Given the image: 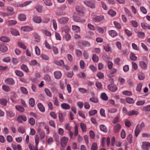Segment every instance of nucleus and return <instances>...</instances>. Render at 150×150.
Listing matches in <instances>:
<instances>
[{
	"mask_svg": "<svg viewBox=\"0 0 150 150\" xmlns=\"http://www.w3.org/2000/svg\"><path fill=\"white\" fill-rule=\"evenodd\" d=\"M145 127V124L144 122H142L140 124H138L136 126L134 131L135 134L137 137L141 130L143 129Z\"/></svg>",
	"mask_w": 150,
	"mask_h": 150,
	"instance_id": "nucleus-1",
	"label": "nucleus"
},
{
	"mask_svg": "<svg viewBox=\"0 0 150 150\" xmlns=\"http://www.w3.org/2000/svg\"><path fill=\"white\" fill-rule=\"evenodd\" d=\"M83 3L88 7L92 8H95V4L93 0H85L83 1Z\"/></svg>",
	"mask_w": 150,
	"mask_h": 150,
	"instance_id": "nucleus-2",
	"label": "nucleus"
},
{
	"mask_svg": "<svg viewBox=\"0 0 150 150\" xmlns=\"http://www.w3.org/2000/svg\"><path fill=\"white\" fill-rule=\"evenodd\" d=\"M68 30L63 29L62 30V33L64 37L67 41L70 40L71 36L70 34L68 33Z\"/></svg>",
	"mask_w": 150,
	"mask_h": 150,
	"instance_id": "nucleus-3",
	"label": "nucleus"
},
{
	"mask_svg": "<svg viewBox=\"0 0 150 150\" xmlns=\"http://www.w3.org/2000/svg\"><path fill=\"white\" fill-rule=\"evenodd\" d=\"M69 18L67 17H63L58 19L59 23L62 25H65L69 21Z\"/></svg>",
	"mask_w": 150,
	"mask_h": 150,
	"instance_id": "nucleus-4",
	"label": "nucleus"
},
{
	"mask_svg": "<svg viewBox=\"0 0 150 150\" xmlns=\"http://www.w3.org/2000/svg\"><path fill=\"white\" fill-rule=\"evenodd\" d=\"M142 150H149L150 149V143L148 142H143L141 146Z\"/></svg>",
	"mask_w": 150,
	"mask_h": 150,
	"instance_id": "nucleus-5",
	"label": "nucleus"
},
{
	"mask_svg": "<svg viewBox=\"0 0 150 150\" xmlns=\"http://www.w3.org/2000/svg\"><path fill=\"white\" fill-rule=\"evenodd\" d=\"M69 140V138L65 137H62L61 139L60 142L61 145L63 148L65 147Z\"/></svg>",
	"mask_w": 150,
	"mask_h": 150,
	"instance_id": "nucleus-6",
	"label": "nucleus"
},
{
	"mask_svg": "<svg viewBox=\"0 0 150 150\" xmlns=\"http://www.w3.org/2000/svg\"><path fill=\"white\" fill-rule=\"evenodd\" d=\"M76 9L80 14L82 15L84 13L85 8L82 6H77L76 7Z\"/></svg>",
	"mask_w": 150,
	"mask_h": 150,
	"instance_id": "nucleus-7",
	"label": "nucleus"
},
{
	"mask_svg": "<svg viewBox=\"0 0 150 150\" xmlns=\"http://www.w3.org/2000/svg\"><path fill=\"white\" fill-rule=\"evenodd\" d=\"M40 77V75L39 73H36L35 75V77L32 79V81L35 83H38L40 81L39 78Z\"/></svg>",
	"mask_w": 150,
	"mask_h": 150,
	"instance_id": "nucleus-8",
	"label": "nucleus"
},
{
	"mask_svg": "<svg viewBox=\"0 0 150 150\" xmlns=\"http://www.w3.org/2000/svg\"><path fill=\"white\" fill-rule=\"evenodd\" d=\"M139 114L138 111L134 110L129 111L127 113V115L129 116H136Z\"/></svg>",
	"mask_w": 150,
	"mask_h": 150,
	"instance_id": "nucleus-9",
	"label": "nucleus"
},
{
	"mask_svg": "<svg viewBox=\"0 0 150 150\" xmlns=\"http://www.w3.org/2000/svg\"><path fill=\"white\" fill-rule=\"evenodd\" d=\"M5 10L9 15H12L14 13L13 8L11 6L6 7Z\"/></svg>",
	"mask_w": 150,
	"mask_h": 150,
	"instance_id": "nucleus-10",
	"label": "nucleus"
},
{
	"mask_svg": "<svg viewBox=\"0 0 150 150\" xmlns=\"http://www.w3.org/2000/svg\"><path fill=\"white\" fill-rule=\"evenodd\" d=\"M108 89L110 91L115 92L117 90V87L116 86L113 84H110L108 86Z\"/></svg>",
	"mask_w": 150,
	"mask_h": 150,
	"instance_id": "nucleus-11",
	"label": "nucleus"
},
{
	"mask_svg": "<svg viewBox=\"0 0 150 150\" xmlns=\"http://www.w3.org/2000/svg\"><path fill=\"white\" fill-rule=\"evenodd\" d=\"M23 120L24 122H25L27 120V118L25 116L19 115L17 117V121L18 122L20 123H22Z\"/></svg>",
	"mask_w": 150,
	"mask_h": 150,
	"instance_id": "nucleus-12",
	"label": "nucleus"
},
{
	"mask_svg": "<svg viewBox=\"0 0 150 150\" xmlns=\"http://www.w3.org/2000/svg\"><path fill=\"white\" fill-rule=\"evenodd\" d=\"M4 81L6 84L11 85H13L15 83L14 80L11 78L6 79Z\"/></svg>",
	"mask_w": 150,
	"mask_h": 150,
	"instance_id": "nucleus-13",
	"label": "nucleus"
},
{
	"mask_svg": "<svg viewBox=\"0 0 150 150\" xmlns=\"http://www.w3.org/2000/svg\"><path fill=\"white\" fill-rule=\"evenodd\" d=\"M8 50L7 46L3 44H0V51L3 52H6Z\"/></svg>",
	"mask_w": 150,
	"mask_h": 150,
	"instance_id": "nucleus-14",
	"label": "nucleus"
},
{
	"mask_svg": "<svg viewBox=\"0 0 150 150\" xmlns=\"http://www.w3.org/2000/svg\"><path fill=\"white\" fill-rule=\"evenodd\" d=\"M54 74L55 78L57 79H59L61 78L62 76L61 72L59 71H55Z\"/></svg>",
	"mask_w": 150,
	"mask_h": 150,
	"instance_id": "nucleus-15",
	"label": "nucleus"
},
{
	"mask_svg": "<svg viewBox=\"0 0 150 150\" xmlns=\"http://www.w3.org/2000/svg\"><path fill=\"white\" fill-rule=\"evenodd\" d=\"M33 21L35 23H40L42 21V20L40 16H35L33 18Z\"/></svg>",
	"mask_w": 150,
	"mask_h": 150,
	"instance_id": "nucleus-16",
	"label": "nucleus"
},
{
	"mask_svg": "<svg viewBox=\"0 0 150 150\" xmlns=\"http://www.w3.org/2000/svg\"><path fill=\"white\" fill-rule=\"evenodd\" d=\"M104 18L103 16H98L93 19V20L96 22H98L101 21Z\"/></svg>",
	"mask_w": 150,
	"mask_h": 150,
	"instance_id": "nucleus-17",
	"label": "nucleus"
},
{
	"mask_svg": "<svg viewBox=\"0 0 150 150\" xmlns=\"http://www.w3.org/2000/svg\"><path fill=\"white\" fill-rule=\"evenodd\" d=\"M108 33L109 35L112 38H114L116 37L117 35V32L113 30H109Z\"/></svg>",
	"mask_w": 150,
	"mask_h": 150,
	"instance_id": "nucleus-18",
	"label": "nucleus"
},
{
	"mask_svg": "<svg viewBox=\"0 0 150 150\" xmlns=\"http://www.w3.org/2000/svg\"><path fill=\"white\" fill-rule=\"evenodd\" d=\"M53 62L55 64L59 66H61L64 64V61L62 60H57L55 59L54 60Z\"/></svg>",
	"mask_w": 150,
	"mask_h": 150,
	"instance_id": "nucleus-19",
	"label": "nucleus"
},
{
	"mask_svg": "<svg viewBox=\"0 0 150 150\" xmlns=\"http://www.w3.org/2000/svg\"><path fill=\"white\" fill-rule=\"evenodd\" d=\"M21 29L23 31L25 32H28L33 30V29L32 27L28 26L22 27Z\"/></svg>",
	"mask_w": 150,
	"mask_h": 150,
	"instance_id": "nucleus-20",
	"label": "nucleus"
},
{
	"mask_svg": "<svg viewBox=\"0 0 150 150\" xmlns=\"http://www.w3.org/2000/svg\"><path fill=\"white\" fill-rule=\"evenodd\" d=\"M33 37L35 42H38L40 41V37L38 34L35 33H34L33 35Z\"/></svg>",
	"mask_w": 150,
	"mask_h": 150,
	"instance_id": "nucleus-21",
	"label": "nucleus"
},
{
	"mask_svg": "<svg viewBox=\"0 0 150 150\" xmlns=\"http://www.w3.org/2000/svg\"><path fill=\"white\" fill-rule=\"evenodd\" d=\"M18 18L19 20L22 21H24L26 19V17L23 14L21 13L19 14Z\"/></svg>",
	"mask_w": 150,
	"mask_h": 150,
	"instance_id": "nucleus-22",
	"label": "nucleus"
},
{
	"mask_svg": "<svg viewBox=\"0 0 150 150\" xmlns=\"http://www.w3.org/2000/svg\"><path fill=\"white\" fill-rule=\"evenodd\" d=\"M61 108L65 110H68L70 108V106L69 105L66 103H63L61 105Z\"/></svg>",
	"mask_w": 150,
	"mask_h": 150,
	"instance_id": "nucleus-23",
	"label": "nucleus"
},
{
	"mask_svg": "<svg viewBox=\"0 0 150 150\" xmlns=\"http://www.w3.org/2000/svg\"><path fill=\"white\" fill-rule=\"evenodd\" d=\"M80 127L82 130L83 132H85L87 130V128L86 125L83 123H80Z\"/></svg>",
	"mask_w": 150,
	"mask_h": 150,
	"instance_id": "nucleus-24",
	"label": "nucleus"
},
{
	"mask_svg": "<svg viewBox=\"0 0 150 150\" xmlns=\"http://www.w3.org/2000/svg\"><path fill=\"white\" fill-rule=\"evenodd\" d=\"M117 71V70L116 69L113 68L111 71L110 74L108 75V77H111L114 76Z\"/></svg>",
	"mask_w": 150,
	"mask_h": 150,
	"instance_id": "nucleus-25",
	"label": "nucleus"
},
{
	"mask_svg": "<svg viewBox=\"0 0 150 150\" xmlns=\"http://www.w3.org/2000/svg\"><path fill=\"white\" fill-rule=\"evenodd\" d=\"M31 2V1H28L24 2L23 3L19 4L18 5V6L23 7L29 4Z\"/></svg>",
	"mask_w": 150,
	"mask_h": 150,
	"instance_id": "nucleus-26",
	"label": "nucleus"
},
{
	"mask_svg": "<svg viewBox=\"0 0 150 150\" xmlns=\"http://www.w3.org/2000/svg\"><path fill=\"white\" fill-rule=\"evenodd\" d=\"M72 29L76 32H79L80 31V27L75 25H73L72 26Z\"/></svg>",
	"mask_w": 150,
	"mask_h": 150,
	"instance_id": "nucleus-27",
	"label": "nucleus"
},
{
	"mask_svg": "<svg viewBox=\"0 0 150 150\" xmlns=\"http://www.w3.org/2000/svg\"><path fill=\"white\" fill-rule=\"evenodd\" d=\"M121 125L120 124L116 125L114 128V130L115 133L119 132L121 129Z\"/></svg>",
	"mask_w": 150,
	"mask_h": 150,
	"instance_id": "nucleus-28",
	"label": "nucleus"
},
{
	"mask_svg": "<svg viewBox=\"0 0 150 150\" xmlns=\"http://www.w3.org/2000/svg\"><path fill=\"white\" fill-rule=\"evenodd\" d=\"M73 19L74 21L77 22L83 23L85 22V20L84 19H81L79 18L76 17L75 15L74 16Z\"/></svg>",
	"mask_w": 150,
	"mask_h": 150,
	"instance_id": "nucleus-29",
	"label": "nucleus"
},
{
	"mask_svg": "<svg viewBox=\"0 0 150 150\" xmlns=\"http://www.w3.org/2000/svg\"><path fill=\"white\" fill-rule=\"evenodd\" d=\"M7 103V100L4 98H2L0 99V103L3 106H6Z\"/></svg>",
	"mask_w": 150,
	"mask_h": 150,
	"instance_id": "nucleus-30",
	"label": "nucleus"
},
{
	"mask_svg": "<svg viewBox=\"0 0 150 150\" xmlns=\"http://www.w3.org/2000/svg\"><path fill=\"white\" fill-rule=\"evenodd\" d=\"M29 103L31 107H33L35 105V100L33 98H30L29 101Z\"/></svg>",
	"mask_w": 150,
	"mask_h": 150,
	"instance_id": "nucleus-31",
	"label": "nucleus"
},
{
	"mask_svg": "<svg viewBox=\"0 0 150 150\" xmlns=\"http://www.w3.org/2000/svg\"><path fill=\"white\" fill-rule=\"evenodd\" d=\"M38 106L39 110L42 112H44L45 111L44 107L42 104L39 103L38 104Z\"/></svg>",
	"mask_w": 150,
	"mask_h": 150,
	"instance_id": "nucleus-32",
	"label": "nucleus"
},
{
	"mask_svg": "<svg viewBox=\"0 0 150 150\" xmlns=\"http://www.w3.org/2000/svg\"><path fill=\"white\" fill-rule=\"evenodd\" d=\"M16 23V22L13 20H9L6 22V23L9 26H11L15 25Z\"/></svg>",
	"mask_w": 150,
	"mask_h": 150,
	"instance_id": "nucleus-33",
	"label": "nucleus"
},
{
	"mask_svg": "<svg viewBox=\"0 0 150 150\" xmlns=\"http://www.w3.org/2000/svg\"><path fill=\"white\" fill-rule=\"evenodd\" d=\"M1 40L3 42H8L10 41V39L8 37L2 36L0 38Z\"/></svg>",
	"mask_w": 150,
	"mask_h": 150,
	"instance_id": "nucleus-34",
	"label": "nucleus"
},
{
	"mask_svg": "<svg viewBox=\"0 0 150 150\" xmlns=\"http://www.w3.org/2000/svg\"><path fill=\"white\" fill-rule=\"evenodd\" d=\"M100 128L101 131L104 132H107V129L106 127L104 125H102L100 126Z\"/></svg>",
	"mask_w": 150,
	"mask_h": 150,
	"instance_id": "nucleus-35",
	"label": "nucleus"
},
{
	"mask_svg": "<svg viewBox=\"0 0 150 150\" xmlns=\"http://www.w3.org/2000/svg\"><path fill=\"white\" fill-rule=\"evenodd\" d=\"M139 65L143 69H145L147 68L146 64L144 61H140L139 62Z\"/></svg>",
	"mask_w": 150,
	"mask_h": 150,
	"instance_id": "nucleus-36",
	"label": "nucleus"
},
{
	"mask_svg": "<svg viewBox=\"0 0 150 150\" xmlns=\"http://www.w3.org/2000/svg\"><path fill=\"white\" fill-rule=\"evenodd\" d=\"M6 115L8 117H12L15 115V113L11 111H8L6 112Z\"/></svg>",
	"mask_w": 150,
	"mask_h": 150,
	"instance_id": "nucleus-37",
	"label": "nucleus"
},
{
	"mask_svg": "<svg viewBox=\"0 0 150 150\" xmlns=\"http://www.w3.org/2000/svg\"><path fill=\"white\" fill-rule=\"evenodd\" d=\"M17 110L21 112H23L24 111V108L22 106L19 105H17L15 106Z\"/></svg>",
	"mask_w": 150,
	"mask_h": 150,
	"instance_id": "nucleus-38",
	"label": "nucleus"
},
{
	"mask_svg": "<svg viewBox=\"0 0 150 150\" xmlns=\"http://www.w3.org/2000/svg\"><path fill=\"white\" fill-rule=\"evenodd\" d=\"M3 90L6 92H8L10 91V88L9 86L5 85L2 86Z\"/></svg>",
	"mask_w": 150,
	"mask_h": 150,
	"instance_id": "nucleus-39",
	"label": "nucleus"
},
{
	"mask_svg": "<svg viewBox=\"0 0 150 150\" xmlns=\"http://www.w3.org/2000/svg\"><path fill=\"white\" fill-rule=\"evenodd\" d=\"M108 112L110 113H115L117 111V110L115 108H110L108 110Z\"/></svg>",
	"mask_w": 150,
	"mask_h": 150,
	"instance_id": "nucleus-40",
	"label": "nucleus"
},
{
	"mask_svg": "<svg viewBox=\"0 0 150 150\" xmlns=\"http://www.w3.org/2000/svg\"><path fill=\"white\" fill-rule=\"evenodd\" d=\"M130 59L133 61L136 60L137 59V57L135 56V55L134 53L132 52L130 55Z\"/></svg>",
	"mask_w": 150,
	"mask_h": 150,
	"instance_id": "nucleus-41",
	"label": "nucleus"
},
{
	"mask_svg": "<svg viewBox=\"0 0 150 150\" xmlns=\"http://www.w3.org/2000/svg\"><path fill=\"white\" fill-rule=\"evenodd\" d=\"M108 13L110 15L113 17L115 16L116 13V12L112 9H110L108 11Z\"/></svg>",
	"mask_w": 150,
	"mask_h": 150,
	"instance_id": "nucleus-42",
	"label": "nucleus"
},
{
	"mask_svg": "<svg viewBox=\"0 0 150 150\" xmlns=\"http://www.w3.org/2000/svg\"><path fill=\"white\" fill-rule=\"evenodd\" d=\"M11 33L12 34L15 36H17L19 35L18 31L15 29H12L11 31Z\"/></svg>",
	"mask_w": 150,
	"mask_h": 150,
	"instance_id": "nucleus-43",
	"label": "nucleus"
},
{
	"mask_svg": "<svg viewBox=\"0 0 150 150\" xmlns=\"http://www.w3.org/2000/svg\"><path fill=\"white\" fill-rule=\"evenodd\" d=\"M21 69L26 72H28L29 70L27 66L24 64H23L21 66Z\"/></svg>",
	"mask_w": 150,
	"mask_h": 150,
	"instance_id": "nucleus-44",
	"label": "nucleus"
},
{
	"mask_svg": "<svg viewBox=\"0 0 150 150\" xmlns=\"http://www.w3.org/2000/svg\"><path fill=\"white\" fill-rule=\"evenodd\" d=\"M126 100L127 102L129 104H133L134 102L133 99L130 97L126 98Z\"/></svg>",
	"mask_w": 150,
	"mask_h": 150,
	"instance_id": "nucleus-45",
	"label": "nucleus"
},
{
	"mask_svg": "<svg viewBox=\"0 0 150 150\" xmlns=\"http://www.w3.org/2000/svg\"><path fill=\"white\" fill-rule=\"evenodd\" d=\"M101 98L103 100L106 101L108 100V97L105 93H102L101 95Z\"/></svg>",
	"mask_w": 150,
	"mask_h": 150,
	"instance_id": "nucleus-46",
	"label": "nucleus"
},
{
	"mask_svg": "<svg viewBox=\"0 0 150 150\" xmlns=\"http://www.w3.org/2000/svg\"><path fill=\"white\" fill-rule=\"evenodd\" d=\"M45 92L47 96L50 97H52V93L48 89L45 88Z\"/></svg>",
	"mask_w": 150,
	"mask_h": 150,
	"instance_id": "nucleus-47",
	"label": "nucleus"
},
{
	"mask_svg": "<svg viewBox=\"0 0 150 150\" xmlns=\"http://www.w3.org/2000/svg\"><path fill=\"white\" fill-rule=\"evenodd\" d=\"M80 67L81 69H83L85 68L86 65L84 61L81 60L80 62Z\"/></svg>",
	"mask_w": 150,
	"mask_h": 150,
	"instance_id": "nucleus-48",
	"label": "nucleus"
},
{
	"mask_svg": "<svg viewBox=\"0 0 150 150\" xmlns=\"http://www.w3.org/2000/svg\"><path fill=\"white\" fill-rule=\"evenodd\" d=\"M15 73L17 76L19 77L22 76L24 75L23 73L22 72L18 70L15 71Z\"/></svg>",
	"mask_w": 150,
	"mask_h": 150,
	"instance_id": "nucleus-49",
	"label": "nucleus"
},
{
	"mask_svg": "<svg viewBox=\"0 0 150 150\" xmlns=\"http://www.w3.org/2000/svg\"><path fill=\"white\" fill-rule=\"evenodd\" d=\"M42 32L47 36H50L51 35V33L47 30H42Z\"/></svg>",
	"mask_w": 150,
	"mask_h": 150,
	"instance_id": "nucleus-50",
	"label": "nucleus"
},
{
	"mask_svg": "<svg viewBox=\"0 0 150 150\" xmlns=\"http://www.w3.org/2000/svg\"><path fill=\"white\" fill-rule=\"evenodd\" d=\"M53 24V27L55 30H56L57 28V24L56 20L55 19H53L52 21Z\"/></svg>",
	"mask_w": 150,
	"mask_h": 150,
	"instance_id": "nucleus-51",
	"label": "nucleus"
},
{
	"mask_svg": "<svg viewBox=\"0 0 150 150\" xmlns=\"http://www.w3.org/2000/svg\"><path fill=\"white\" fill-rule=\"evenodd\" d=\"M30 124L32 125H34L35 123V119L33 117H30L28 120Z\"/></svg>",
	"mask_w": 150,
	"mask_h": 150,
	"instance_id": "nucleus-52",
	"label": "nucleus"
},
{
	"mask_svg": "<svg viewBox=\"0 0 150 150\" xmlns=\"http://www.w3.org/2000/svg\"><path fill=\"white\" fill-rule=\"evenodd\" d=\"M20 90L22 93L24 94H27L28 92L27 89L24 87H21L20 88Z\"/></svg>",
	"mask_w": 150,
	"mask_h": 150,
	"instance_id": "nucleus-53",
	"label": "nucleus"
},
{
	"mask_svg": "<svg viewBox=\"0 0 150 150\" xmlns=\"http://www.w3.org/2000/svg\"><path fill=\"white\" fill-rule=\"evenodd\" d=\"M97 149L98 146L97 143L95 142L93 143L91 147V150H97Z\"/></svg>",
	"mask_w": 150,
	"mask_h": 150,
	"instance_id": "nucleus-54",
	"label": "nucleus"
},
{
	"mask_svg": "<svg viewBox=\"0 0 150 150\" xmlns=\"http://www.w3.org/2000/svg\"><path fill=\"white\" fill-rule=\"evenodd\" d=\"M132 26L134 28H137L138 25L137 22L135 20H132L130 22Z\"/></svg>",
	"mask_w": 150,
	"mask_h": 150,
	"instance_id": "nucleus-55",
	"label": "nucleus"
},
{
	"mask_svg": "<svg viewBox=\"0 0 150 150\" xmlns=\"http://www.w3.org/2000/svg\"><path fill=\"white\" fill-rule=\"evenodd\" d=\"M52 49L54 54H57L58 53V50L56 47L54 46H52Z\"/></svg>",
	"mask_w": 150,
	"mask_h": 150,
	"instance_id": "nucleus-56",
	"label": "nucleus"
},
{
	"mask_svg": "<svg viewBox=\"0 0 150 150\" xmlns=\"http://www.w3.org/2000/svg\"><path fill=\"white\" fill-rule=\"evenodd\" d=\"M94 35V33L93 32L91 31H89L88 32V34L86 35V37L88 38H91L92 36H93Z\"/></svg>",
	"mask_w": 150,
	"mask_h": 150,
	"instance_id": "nucleus-57",
	"label": "nucleus"
},
{
	"mask_svg": "<svg viewBox=\"0 0 150 150\" xmlns=\"http://www.w3.org/2000/svg\"><path fill=\"white\" fill-rule=\"evenodd\" d=\"M78 91L82 93H85L87 91V90L86 89L82 88H78Z\"/></svg>",
	"mask_w": 150,
	"mask_h": 150,
	"instance_id": "nucleus-58",
	"label": "nucleus"
},
{
	"mask_svg": "<svg viewBox=\"0 0 150 150\" xmlns=\"http://www.w3.org/2000/svg\"><path fill=\"white\" fill-rule=\"evenodd\" d=\"M138 77L139 80H142L144 79L145 78L144 74L142 73H139L138 74Z\"/></svg>",
	"mask_w": 150,
	"mask_h": 150,
	"instance_id": "nucleus-59",
	"label": "nucleus"
},
{
	"mask_svg": "<svg viewBox=\"0 0 150 150\" xmlns=\"http://www.w3.org/2000/svg\"><path fill=\"white\" fill-rule=\"evenodd\" d=\"M35 51L36 54L39 55L40 54V50L38 46H35Z\"/></svg>",
	"mask_w": 150,
	"mask_h": 150,
	"instance_id": "nucleus-60",
	"label": "nucleus"
},
{
	"mask_svg": "<svg viewBox=\"0 0 150 150\" xmlns=\"http://www.w3.org/2000/svg\"><path fill=\"white\" fill-rule=\"evenodd\" d=\"M92 60L95 62H97L99 60L98 57L96 54H93L92 57Z\"/></svg>",
	"mask_w": 150,
	"mask_h": 150,
	"instance_id": "nucleus-61",
	"label": "nucleus"
},
{
	"mask_svg": "<svg viewBox=\"0 0 150 150\" xmlns=\"http://www.w3.org/2000/svg\"><path fill=\"white\" fill-rule=\"evenodd\" d=\"M18 45L19 47L23 48V49H25L26 47L24 44L22 42H19L18 43Z\"/></svg>",
	"mask_w": 150,
	"mask_h": 150,
	"instance_id": "nucleus-62",
	"label": "nucleus"
},
{
	"mask_svg": "<svg viewBox=\"0 0 150 150\" xmlns=\"http://www.w3.org/2000/svg\"><path fill=\"white\" fill-rule=\"evenodd\" d=\"M44 79L47 81L49 82L51 81L50 76L48 75H46L44 77Z\"/></svg>",
	"mask_w": 150,
	"mask_h": 150,
	"instance_id": "nucleus-63",
	"label": "nucleus"
},
{
	"mask_svg": "<svg viewBox=\"0 0 150 150\" xmlns=\"http://www.w3.org/2000/svg\"><path fill=\"white\" fill-rule=\"evenodd\" d=\"M142 110L146 111H150V105L144 107Z\"/></svg>",
	"mask_w": 150,
	"mask_h": 150,
	"instance_id": "nucleus-64",
	"label": "nucleus"
}]
</instances>
